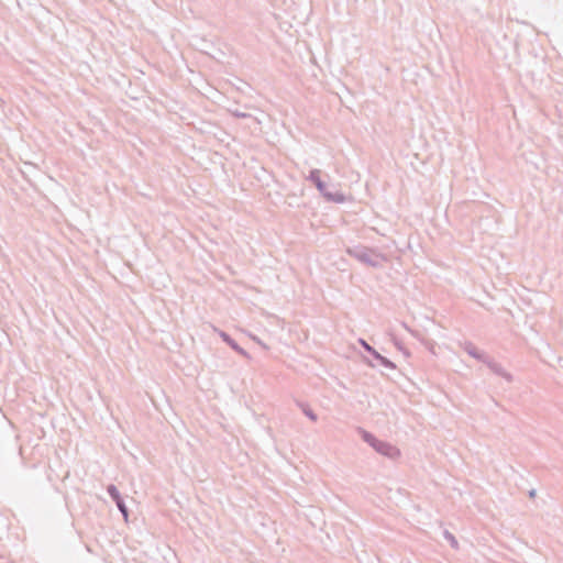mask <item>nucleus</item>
I'll use <instances>...</instances> for the list:
<instances>
[{
  "label": "nucleus",
  "instance_id": "nucleus-3",
  "mask_svg": "<svg viewBox=\"0 0 563 563\" xmlns=\"http://www.w3.org/2000/svg\"><path fill=\"white\" fill-rule=\"evenodd\" d=\"M321 170L313 168L309 172V175L307 176V180L312 183L320 195L329 202H335V203H344L346 201V197L341 191H330L328 189L327 184L321 179Z\"/></svg>",
  "mask_w": 563,
  "mask_h": 563
},
{
  "label": "nucleus",
  "instance_id": "nucleus-10",
  "mask_svg": "<svg viewBox=\"0 0 563 563\" xmlns=\"http://www.w3.org/2000/svg\"><path fill=\"white\" fill-rule=\"evenodd\" d=\"M443 537L449 541L450 545L453 549H457L459 548V543H457L456 538L450 531L444 530L443 531Z\"/></svg>",
  "mask_w": 563,
  "mask_h": 563
},
{
  "label": "nucleus",
  "instance_id": "nucleus-7",
  "mask_svg": "<svg viewBox=\"0 0 563 563\" xmlns=\"http://www.w3.org/2000/svg\"><path fill=\"white\" fill-rule=\"evenodd\" d=\"M220 338L222 339L223 342H225L232 350H234L236 353H239L240 355H242L243 357L245 358H251L250 354L243 349L241 347L238 342L232 339V336L224 332V331H220Z\"/></svg>",
  "mask_w": 563,
  "mask_h": 563
},
{
  "label": "nucleus",
  "instance_id": "nucleus-12",
  "mask_svg": "<svg viewBox=\"0 0 563 563\" xmlns=\"http://www.w3.org/2000/svg\"><path fill=\"white\" fill-rule=\"evenodd\" d=\"M234 115H235L236 118H246V117H247V114H246V113L238 112V111H236V112H234Z\"/></svg>",
  "mask_w": 563,
  "mask_h": 563
},
{
  "label": "nucleus",
  "instance_id": "nucleus-2",
  "mask_svg": "<svg viewBox=\"0 0 563 563\" xmlns=\"http://www.w3.org/2000/svg\"><path fill=\"white\" fill-rule=\"evenodd\" d=\"M358 433L364 442L371 445L377 453L387 456L389 459H396L400 456V451L393 444L377 439L372 432L365 429L358 428Z\"/></svg>",
  "mask_w": 563,
  "mask_h": 563
},
{
  "label": "nucleus",
  "instance_id": "nucleus-5",
  "mask_svg": "<svg viewBox=\"0 0 563 563\" xmlns=\"http://www.w3.org/2000/svg\"><path fill=\"white\" fill-rule=\"evenodd\" d=\"M107 493L110 496V498L115 504L119 511L122 514L123 518L128 520L129 517V509L124 503L123 497L121 496L118 487L114 484H109L107 486Z\"/></svg>",
  "mask_w": 563,
  "mask_h": 563
},
{
  "label": "nucleus",
  "instance_id": "nucleus-13",
  "mask_svg": "<svg viewBox=\"0 0 563 563\" xmlns=\"http://www.w3.org/2000/svg\"><path fill=\"white\" fill-rule=\"evenodd\" d=\"M536 494H537L536 489H531V490H529V497H530V498H534V497H536Z\"/></svg>",
  "mask_w": 563,
  "mask_h": 563
},
{
  "label": "nucleus",
  "instance_id": "nucleus-11",
  "mask_svg": "<svg viewBox=\"0 0 563 563\" xmlns=\"http://www.w3.org/2000/svg\"><path fill=\"white\" fill-rule=\"evenodd\" d=\"M395 345H396V346H397V349H398L399 351H401L406 356H409V355H410L409 351H408L407 349H405V347L401 345V343H399L398 341H395Z\"/></svg>",
  "mask_w": 563,
  "mask_h": 563
},
{
  "label": "nucleus",
  "instance_id": "nucleus-9",
  "mask_svg": "<svg viewBox=\"0 0 563 563\" xmlns=\"http://www.w3.org/2000/svg\"><path fill=\"white\" fill-rule=\"evenodd\" d=\"M303 415L309 418L311 421L316 422L318 420L317 413L306 404H300Z\"/></svg>",
  "mask_w": 563,
  "mask_h": 563
},
{
  "label": "nucleus",
  "instance_id": "nucleus-6",
  "mask_svg": "<svg viewBox=\"0 0 563 563\" xmlns=\"http://www.w3.org/2000/svg\"><path fill=\"white\" fill-rule=\"evenodd\" d=\"M487 367L496 375L504 377L507 382L512 380V375L505 371V368L499 364L498 362L494 361L489 356H487L486 361L484 362Z\"/></svg>",
  "mask_w": 563,
  "mask_h": 563
},
{
  "label": "nucleus",
  "instance_id": "nucleus-1",
  "mask_svg": "<svg viewBox=\"0 0 563 563\" xmlns=\"http://www.w3.org/2000/svg\"><path fill=\"white\" fill-rule=\"evenodd\" d=\"M345 252L360 263L373 268H382L384 263L387 262L386 255L362 244L347 246Z\"/></svg>",
  "mask_w": 563,
  "mask_h": 563
},
{
  "label": "nucleus",
  "instance_id": "nucleus-14",
  "mask_svg": "<svg viewBox=\"0 0 563 563\" xmlns=\"http://www.w3.org/2000/svg\"><path fill=\"white\" fill-rule=\"evenodd\" d=\"M365 362H366V364H367L368 366H371V367H375V364H373L369 360H366Z\"/></svg>",
  "mask_w": 563,
  "mask_h": 563
},
{
  "label": "nucleus",
  "instance_id": "nucleus-4",
  "mask_svg": "<svg viewBox=\"0 0 563 563\" xmlns=\"http://www.w3.org/2000/svg\"><path fill=\"white\" fill-rule=\"evenodd\" d=\"M358 343L380 366L388 369L396 368V364L393 361L377 352L366 340L358 339Z\"/></svg>",
  "mask_w": 563,
  "mask_h": 563
},
{
  "label": "nucleus",
  "instance_id": "nucleus-8",
  "mask_svg": "<svg viewBox=\"0 0 563 563\" xmlns=\"http://www.w3.org/2000/svg\"><path fill=\"white\" fill-rule=\"evenodd\" d=\"M465 352L474 357L477 361L485 362L487 358V355L483 352H481L473 343H466L464 347Z\"/></svg>",
  "mask_w": 563,
  "mask_h": 563
}]
</instances>
